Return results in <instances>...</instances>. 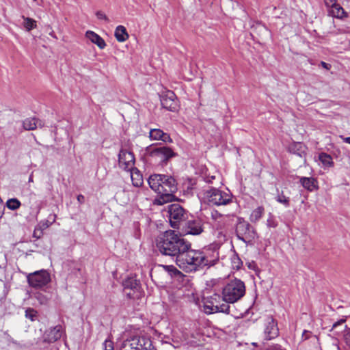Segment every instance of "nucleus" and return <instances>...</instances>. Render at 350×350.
Returning <instances> with one entry per match:
<instances>
[{
    "instance_id": "f257e3e1",
    "label": "nucleus",
    "mask_w": 350,
    "mask_h": 350,
    "mask_svg": "<svg viewBox=\"0 0 350 350\" xmlns=\"http://www.w3.org/2000/svg\"><path fill=\"white\" fill-rule=\"evenodd\" d=\"M150 187L157 194L155 204L162 205L176 200L174 193L177 191V183L170 175L154 174L148 179Z\"/></svg>"
},
{
    "instance_id": "f03ea898",
    "label": "nucleus",
    "mask_w": 350,
    "mask_h": 350,
    "mask_svg": "<svg viewBox=\"0 0 350 350\" xmlns=\"http://www.w3.org/2000/svg\"><path fill=\"white\" fill-rule=\"evenodd\" d=\"M159 251L165 256H169L173 259L180 254V252L188 250L191 244L187 243L181 234L176 231L169 230L165 231L157 243Z\"/></svg>"
},
{
    "instance_id": "7ed1b4c3",
    "label": "nucleus",
    "mask_w": 350,
    "mask_h": 350,
    "mask_svg": "<svg viewBox=\"0 0 350 350\" xmlns=\"http://www.w3.org/2000/svg\"><path fill=\"white\" fill-rule=\"evenodd\" d=\"M245 293L244 283L238 279L230 281L223 288V301L233 304L239 300Z\"/></svg>"
},
{
    "instance_id": "20e7f679",
    "label": "nucleus",
    "mask_w": 350,
    "mask_h": 350,
    "mask_svg": "<svg viewBox=\"0 0 350 350\" xmlns=\"http://www.w3.org/2000/svg\"><path fill=\"white\" fill-rule=\"evenodd\" d=\"M120 350H157L150 338L133 336L124 340Z\"/></svg>"
},
{
    "instance_id": "39448f33",
    "label": "nucleus",
    "mask_w": 350,
    "mask_h": 350,
    "mask_svg": "<svg viewBox=\"0 0 350 350\" xmlns=\"http://www.w3.org/2000/svg\"><path fill=\"white\" fill-rule=\"evenodd\" d=\"M202 201L211 205H226L232 202V197L228 193L211 188L204 192Z\"/></svg>"
},
{
    "instance_id": "423d86ee",
    "label": "nucleus",
    "mask_w": 350,
    "mask_h": 350,
    "mask_svg": "<svg viewBox=\"0 0 350 350\" xmlns=\"http://www.w3.org/2000/svg\"><path fill=\"white\" fill-rule=\"evenodd\" d=\"M196 250H188L185 252H180L175 258L176 265L186 272H191L197 270V264L196 261L197 258L196 257Z\"/></svg>"
},
{
    "instance_id": "0eeeda50",
    "label": "nucleus",
    "mask_w": 350,
    "mask_h": 350,
    "mask_svg": "<svg viewBox=\"0 0 350 350\" xmlns=\"http://www.w3.org/2000/svg\"><path fill=\"white\" fill-rule=\"evenodd\" d=\"M146 152L159 163H166L167 161L175 157L176 154L169 147L165 146L151 145L146 148Z\"/></svg>"
},
{
    "instance_id": "6e6552de",
    "label": "nucleus",
    "mask_w": 350,
    "mask_h": 350,
    "mask_svg": "<svg viewBox=\"0 0 350 350\" xmlns=\"http://www.w3.org/2000/svg\"><path fill=\"white\" fill-rule=\"evenodd\" d=\"M124 291L127 298L138 299L142 296V287L140 281L135 276H129L122 282Z\"/></svg>"
},
{
    "instance_id": "1a4fd4ad",
    "label": "nucleus",
    "mask_w": 350,
    "mask_h": 350,
    "mask_svg": "<svg viewBox=\"0 0 350 350\" xmlns=\"http://www.w3.org/2000/svg\"><path fill=\"white\" fill-rule=\"evenodd\" d=\"M218 260V252L213 247L204 248L198 254V270L213 266Z\"/></svg>"
},
{
    "instance_id": "9d476101",
    "label": "nucleus",
    "mask_w": 350,
    "mask_h": 350,
    "mask_svg": "<svg viewBox=\"0 0 350 350\" xmlns=\"http://www.w3.org/2000/svg\"><path fill=\"white\" fill-rule=\"evenodd\" d=\"M27 279L30 286L39 288L47 285L51 282V275L47 271L42 269L29 273Z\"/></svg>"
},
{
    "instance_id": "9b49d317",
    "label": "nucleus",
    "mask_w": 350,
    "mask_h": 350,
    "mask_svg": "<svg viewBox=\"0 0 350 350\" xmlns=\"http://www.w3.org/2000/svg\"><path fill=\"white\" fill-rule=\"evenodd\" d=\"M167 213L170 226L173 228H179L180 222L185 218L184 208L178 204H172L167 206Z\"/></svg>"
},
{
    "instance_id": "f8f14e48",
    "label": "nucleus",
    "mask_w": 350,
    "mask_h": 350,
    "mask_svg": "<svg viewBox=\"0 0 350 350\" xmlns=\"http://www.w3.org/2000/svg\"><path fill=\"white\" fill-rule=\"evenodd\" d=\"M160 101L162 107L170 111H176L178 109V100L176 94L170 90L162 92Z\"/></svg>"
},
{
    "instance_id": "ddd939ff",
    "label": "nucleus",
    "mask_w": 350,
    "mask_h": 350,
    "mask_svg": "<svg viewBox=\"0 0 350 350\" xmlns=\"http://www.w3.org/2000/svg\"><path fill=\"white\" fill-rule=\"evenodd\" d=\"M264 338L271 340L276 338L279 334V329L276 321L271 316L265 317L263 319Z\"/></svg>"
},
{
    "instance_id": "4468645a",
    "label": "nucleus",
    "mask_w": 350,
    "mask_h": 350,
    "mask_svg": "<svg viewBox=\"0 0 350 350\" xmlns=\"http://www.w3.org/2000/svg\"><path fill=\"white\" fill-rule=\"evenodd\" d=\"M119 164L126 170L133 168L135 163L134 154L124 149H121L118 154Z\"/></svg>"
},
{
    "instance_id": "2eb2a0df",
    "label": "nucleus",
    "mask_w": 350,
    "mask_h": 350,
    "mask_svg": "<svg viewBox=\"0 0 350 350\" xmlns=\"http://www.w3.org/2000/svg\"><path fill=\"white\" fill-rule=\"evenodd\" d=\"M211 300L214 306L215 311L216 312H224L229 314L230 306L228 303L223 301V297L218 294H214L211 297Z\"/></svg>"
},
{
    "instance_id": "dca6fc26",
    "label": "nucleus",
    "mask_w": 350,
    "mask_h": 350,
    "mask_svg": "<svg viewBox=\"0 0 350 350\" xmlns=\"http://www.w3.org/2000/svg\"><path fill=\"white\" fill-rule=\"evenodd\" d=\"M237 232L240 239L245 241L252 237L254 230L247 222H240L237 227Z\"/></svg>"
},
{
    "instance_id": "f3484780",
    "label": "nucleus",
    "mask_w": 350,
    "mask_h": 350,
    "mask_svg": "<svg viewBox=\"0 0 350 350\" xmlns=\"http://www.w3.org/2000/svg\"><path fill=\"white\" fill-rule=\"evenodd\" d=\"M299 183L304 189L309 191H313L319 188L317 180L312 177H301Z\"/></svg>"
},
{
    "instance_id": "a211bd4d",
    "label": "nucleus",
    "mask_w": 350,
    "mask_h": 350,
    "mask_svg": "<svg viewBox=\"0 0 350 350\" xmlns=\"http://www.w3.org/2000/svg\"><path fill=\"white\" fill-rule=\"evenodd\" d=\"M149 137L153 140H161L164 142H172L170 136L159 129H150Z\"/></svg>"
},
{
    "instance_id": "6ab92c4d",
    "label": "nucleus",
    "mask_w": 350,
    "mask_h": 350,
    "mask_svg": "<svg viewBox=\"0 0 350 350\" xmlns=\"http://www.w3.org/2000/svg\"><path fill=\"white\" fill-rule=\"evenodd\" d=\"M85 36L92 43L96 44L100 49H103L106 46L105 40L97 33L92 31H88Z\"/></svg>"
},
{
    "instance_id": "aec40b11",
    "label": "nucleus",
    "mask_w": 350,
    "mask_h": 350,
    "mask_svg": "<svg viewBox=\"0 0 350 350\" xmlns=\"http://www.w3.org/2000/svg\"><path fill=\"white\" fill-rule=\"evenodd\" d=\"M62 336V327L61 325H56L51 328L48 334V341L54 342L61 338Z\"/></svg>"
},
{
    "instance_id": "412c9836",
    "label": "nucleus",
    "mask_w": 350,
    "mask_h": 350,
    "mask_svg": "<svg viewBox=\"0 0 350 350\" xmlns=\"http://www.w3.org/2000/svg\"><path fill=\"white\" fill-rule=\"evenodd\" d=\"M129 170L131 171V177L133 186L136 187L142 186L143 184V178L142 175L140 174L139 171L135 167H133Z\"/></svg>"
},
{
    "instance_id": "4be33fe9",
    "label": "nucleus",
    "mask_w": 350,
    "mask_h": 350,
    "mask_svg": "<svg viewBox=\"0 0 350 350\" xmlns=\"http://www.w3.org/2000/svg\"><path fill=\"white\" fill-rule=\"evenodd\" d=\"M114 36L118 42H122L129 38V34L126 28L122 25H119L116 28Z\"/></svg>"
},
{
    "instance_id": "5701e85b",
    "label": "nucleus",
    "mask_w": 350,
    "mask_h": 350,
    "mask_svg": "<svg viewBox=\"0 0 350 350\" xmlns=\"http://www.w3.org/2000/svg\"><path fill=\"white\" fill-rule=\"evenodd\" d=\"M183 230L186 234L197 235V225L195 220L185 222Z\"/></svg>"
},
{
    "instance_id": "b1692460",
    "label": "nucleus",
    "mask_w": 350,
    "mask_h": 350,
    "mask_svg": "<svg viewBox=\"0 0 350 350\" xmlns=\"http://www.w3.org/2000/svg\"><path fill=\"white\" fill-rule=\"evenodd\" d=\"M319 160L321 162L325 167H332L334 166L332 157L325 152L319 154Z\"/></svg>"
},
{
    "instance_id": "393cba45",
    "label": "nucleus",
    "mask_w": 350,
    "mask_h": 350,
    "mask_svg": "<svg viewBox=\"0 0 350 350\" xmlns=\"http://www.w3.org/2000/svg\"><path fill=\"white\" fill-rule=\"evenodd\" d=\"M330 14L336 18H342L345 16L344 9L338 3L329 8Z\"/></svg>"
},
{
    "instance_id": "a878e982",
    "label": "nucleus",
    "mask_w": 350,
    "mask_h": 350,
    "mask_svg": "<svg viewBox=\"0 0 350 350\" xmlns=\"http://www.w3.org/2000/svg\"><path fill=\"white\" fill-rule=\"evenodd\" d=\"M23 126L27 131L36 129L38 127L37 119L36 118H26L23 122Z\"/></svg>"
},
{
    "instance_id": "bb28decb",
    "label": "nucleus",
    "mask_w": 350,
    "mask_h": 350,
    "mask_svg": "<svg viewBox=\"0 0 350 350\" xmlns=\"http://www.w3.org/2000/svg\"><path fill=\"white\" fill-rule=\"evenodd\" d=\"M203 303H204V312L206 314H210L215 313L214 306L210 298L205 299L203 296Z\"/></svg>"
},
{
    "instance_id": "cd10ccee",
    "label": "nucleus",
    "mask_w": 350,
    "mask_h": 350,
    "mask_svg": "<svg viewBox=\"0 0 350 350\" xmlns=\"http://www.w3.org/2000/svg\"><path fill=\"white\" fill-rule=\"evenodd\" d=\"M265 209L262 206H258L255 208L251 213L250 219L252 222L259 220L264 214Z\"/></svg>"
},
{
    "instance_id": "c85d7f7f",
    "label": "nucleus",
    "mask_w": 350,
    "mask_h": 350,
    "mask_svg": "<svg viewBox=\"0 0 350 350\" xmlns=\"http://www.w3.org/2000/svg\"><path fill=\"white\" fill-rule=\"evenodd\" d=\"M275 200L286 208L290 206V198L285 196L282 191L277 195Z\"/></svg>"
},
{
    "instance_id": "c756f323",
    "label": "nucleus",
    "mask_w": 350,
    "mask_h": 350,
    "mask_svg": "<svg viewBox=\"0 0 350 350\" xmlns=\"http://www.w3.org/2000/svg\"><path fill=\"white\" fill-rule=\"evenodd\" d=\"M6 205L9 209L15 211L21 206V203L16 198H11L6 202Z\"/></svg>"
},
{
    "instance_id": "7c9ffc66",
    "label": "nucleus",
    "mask_w": 350,
    "mask_h": 350,
    "mask_svg": "<svg viewBox=\"0 0 350 350\" xmlns=\"http://www.w3.org/2000/svg\"><path fill=\"white\" fill-rule=\"evenodd\" d=\"M36 22L31 18H24V27L27 31H31L36 27Z\"/></svg>"
},
{
    "instance_id": "2f4dec72",
    "label": "nucleus",
    "mask_w": 350,
    "mask_h": 350,
    "mask_svg": "<svg viewBox=\"0 0 350 350\" xmlns=\"http://www.w3.org/2000/svg\"><path fill=\"white\" fill-rule=\"evenodd\" d=\"M294 148L296 149V150L297 151V154L299 157H303V156L305 155V154H306V152H305L306 147L302 144H301V143L295 144L294 145Z\"/></svg>"
},
{
    "instance_id": "473e14b6",
    "label": "nucleus",
    "mask_w": 350,
    "mask_h": 350,
    "mask_svg": "<svg viewBox=\"0 0 350 350\" xmlns=\"http://www.w3.org/2000/svg\"><path fill=\"white\" fill-rule=\"evenodd\" d=\"M36 314L37 312L31 308H28L25 310V317L31 321L34 320V318L36 317Z\"/></svg>"
},
{
    "instance_id": "72a5a7b5",
    "label": "nucleus",
    "mask_w": 350,
    "mask_h": 350,
    "mask_svg": "<svg viewBox=\"0 0 350 350\" xmlns=\"http://www.w3.org/2000/svg\"><path fill=\"white\" fill-rule=\"evenodd\" d=\"M35 297L40 304H46L48 302V298L42 293H37L35 295Z\"/></svg>"
},
{
    "instance_id": "f704fd0d",
    "label": "nucleus",
    "mask_w": 350,
    "mask_h": 350,
    "mask_svg": "<svg viewBox=\"0 0 350 350\" xmlns=\"http://www.w3.org/2000/svg\"><path fill=\"white\" fill-rule=\"evenodd\" d=\"M311 337L315 338V336H313L311 332L308 330H304L302 333L301 338L303 340H308Z\"/></svg>"
},
{
    "instance_id": "c9c22d12",
    "label": "nucleus",
    "mask_w": 350,
    "mask_h": 350,
    "mask_svg": "<svg viewBox=\"0 0 350 350\" xmlns=\"http://www.w3.org/2000/svg\"><path fill=\"white\" fill-rule=\"evenodd\" d=\"M195 184V181L193 183V180L189 178H187V183H184L185 186L187 185V191H189V190L191 191L193 189V186Z\"/></svg>"
},
{
    "instance_id": "e433bc0d",
    "label": "nucleus",
    "mask_w": 350,
    "mask_h": 350,
    "mask_svg": "<svg viewBox=\"0 0 350 350\" xmlns=\"http://www.w3.org/2000/svg\"><path fill=\"white\" fill-rule=\"evenodd\" d=\"M96 17L98 18V19H100V20H105L106 21H108L109 19L107 18V16L105 15V13H103V12L101 11H98L96 12Z\"/></svg>"
},
{
    "instance_id": "4c0bfd02",
    "label": "nucleus",
    "mask_w": 350,
    "mask_h": 350,
    "mask_svg": "<svg viewBox=\"0 0 350 350\" xmlns=\"http://www.w3.org/2000/svg\"><path fill=\"white\" fill-rule=\"evenodd\" d=\"M104 350H113V343L111 341L105 340L103 343Z\"/></svg>"
},
{
    "instance_id": "58836bf2",
    "label": "nucleus",
    "mask_w": 350,
    "mask_h": 350,
    "mask_svg": "<svg viewBox=\"0 0 350 350\" xmlns=\"http://www.w3.org/2000/svg\"><path fill=\"white\" fill-rule=\"evenodd\" d=\"M325 5L330 8L333 5L337 3V0H324Z\"/></svg>"
},
{
    "instance_id": "ea45409f",
    "label": "nucleus",
    "mask_w": 350,
    "mask_h": 350,
    "mask_svg": "<svg viewBox=\"0 0 350 350\" xmlns=\"http://www.w3.org/2000/svg\"><path fill=\"white\" fill-rule=\"evenodd\" d=\"M345 341L347 346L350 349V330L345 335Z\"/></svg>"
},
{
    "instance_id": "a19ab883",
    "label": "nucleus",
    "mask_w": 350,
    "mask_h": 350,
    "mask_svg": "<svg viewBox=\"0 0 350 350\" xmlns=\"http://www.w3.org/2000/svg\"><path fill=\"white\" fill-rule=\"evenodd\" d=\"M267 226L269 228H275L276 227L277 224L272 218H269L267 219Z\"/></svg>"
},
{
    "instance_id": "79ce46f5",
    "label": "nucleus",
    "mask_w": 350,
    "mask_h": 350,
    "mask_svg": "<svg viewBox=\"0 0 350 350\" xmlns=\"http://www.w3.org/2000/svg\"><path fill=\"white\" fill-rule=\"evenodd\" d=\"M211 216H212V218L215 220L222 217V215L219 213H218L217 211H212Z\"/></svg>"
},
{
    "instance_id": "37998d69",
    "label": "nucleus",
    "mask_w": 350,
    "mask_h": 350,
    "mask_svg": "<svg viewBox=\"0 0 350 350\" xmlns=\"http://www.w3.org/2000/svg\"><path fill=\"white\" fill-rule=\"evenodd\" d=\"M187 344L189 346V347H196L197 345V342L195 340H188Z\"/></svg>"
},
{
    "instance_id": "c03bdc74",
    "label": "nucleus",
    "mask_w": 350,
    "mask_h": 350,
    "mask_svg": "<svg viewBox=\"0 0 350 350\" xmlns=\"http://www.w3.org/2000/svg\"><path fill=\"white\" fill-rule=\"evenodd\" d=\"M77 199L79 204H83L85 202V197L82 194L78 195Z\"/></svg>"
},
{
    "instance_id": "a18cd8bd",
    "label": "nucleus",
    "mask_w": 350,
    "mask_h": 350,
    "mask_svg": "<svg viewBox=\"0 0 350 350\" xmlns=\"http://www.w3.org/2000/svg\"><path fill=\"white\" fill-rule=\"evenodd\" d=\"M345 319H340L333 323L332 328H336L338 325L345 323Z\"/></svg>"
},
{
    "instance_id": "49530a36",
    "label": "nucleus",
    "mask_w": 350,
    "mask_h": 350,
    "mask_svg": "<svg viewBox=\"0 0 350 350\" xmlns=\"http://www.w3.org/2000/svg\"><path fill=\"white\" fill-rule=\"evenodd\" d=\"M269 350H284V349H282L279 345H273L269 347Z\"/></svg>"
},
{
    "instance_id": "de8ad7c7",
    "label": "nucleus",
    "mask_w": 350,
    "mask_h": 350,
    "mask_svg": "<svg viewBox=\"0 0 350 350\" xmlns=\"http://www.w3.org/2000/svg\"><path fill=\"white\" fill-rule=\"evenodd\" d=\"M55 218H56V215H50L49 216V219L51 220V221H50V225L52 224L55 221Z\"/></svg>"
},
{
    "instance_id": "09e8293b",
    "label": "nucleus",
    "mask_w": 350,
    "mask_h": 350,
    "mask_svg": "<svg viewBox=\"0 0 350 350\" xmlns=\"http://www.w3.org/2000/svg\"><path fill=\"white\" fill-rule=\"evenodd\" d=\"M204 180L206 183H211L212 180L215 178V176H212L211 177H203Z\"/></svg>"
},
{
    "instance_id": "8fccbe9b",
    "label": "nucleus",
    "mask_w": 350,
    "mask_h": 350,
    "mask_svg": "<svg viewBox=\"0 0 350 350\" xmlns=\"http://www.w3.org/2000/svg\"><path fill=\"white\" fill-rule=\"evenodd\" d=\"M321 66H322L324 68H325V69H327V70H328V69H329V68H330V65H329V64H327V63H325V62H321Z\"/></svg>"
},
{
    "instance_id": "3c124183",
    "label": "nucleus",
    "mask_w": 350,
    "mask_h": 350,
    "mask_svg": "<svg viewBox=\"0 0 350 350\" xmlns=\"http://www.w3.org/2000/svg\"><path fill=\"white\" fill-rule=\"evenodd\" d=\"M341 138L342 139L344 142L350 144V137H341Z\"/></svg>"
},
{
    "instance_id": "603ef678",
    "label": "nucleus",
    "mask_w": 350,
    "mask_h": 350,
    "mask_svg": "<svg viewBox=\"0 0 350 350\" xmlns=\"http://www.w3.org/2000/svg\"><path fill=\"white\" fill-rule=\"evenodd\" d=\"M37 123H38V127L42 128L44 126V123L42 120L37 119Z\"/></svg>"
},
{
    "instance_id": "864d4df0",
    "label": "nucleus",
    "mask_w": 350,
    "mask_h": 350,
    "mask_svg": "<svg viewBox=\"0 0 350 350\" xmlns=\"http://www.w3.org/2000/svg\"><path fill=\"white\" fill-rule=\"evenodd\" d=\"M33 172H32L29 177L28 183H33Z\"/></svg>"
},
{
    "instance_id": "5fc2aeb1",
    "label": "nucleus",
    "mask_w": 350,
    "mask_h": 350,
    "mask_svg": "<svg viewBox=\"0 0 350 350\" xmlns=\"http://www.w3.org/2000/svg\"><path fill=\"white\" fill-rule=\"evenodd\" d=\"M214 284H215V282H214V281H213V280H211V281H210L209 282H208V283L206 284V285H207V286H208V287L206 288V289H208V288H211V287H213V285H214Z\"/></svg>"
},
{
    "instance_id": "6e6d98bb",
    "label": "nucleus",
    "mask_w": 350,
    "mask_h": 350,
    "mask_svg": "<svg viewBox=\"0 0 350 350\" xmlns=\"http://www.w3.org/2000/svg\"><path fill=\"white\" fill-rule=\"evenodd\" d=\"M202 232V229L201 227L198 226V234H200Z\"/></svg>"
},
{
    "instance_id": "4d7b16f0",
    "label": "nucleus",
    "mask_w": 350,
    "mask_h": 350,
    "mask_svg": "<svg viewBox=\"0 0 350 350\" xmlns=\"http://www.w3.org/2000/svg\"><path fill=\"white\" fill-rule=\"evenodd\" d=\"M33 237H36V238H39V237H37V236H36V232H33Z\"/></svg>"
},
{
    "instance_id": "13d9d810",
    "label": "nucleus",
    "mask_w": 350,
    "mask_h": 350,
    "mask_svg": "<svg viewBox=\"0 0 350 350\" xmlns=\"http://www.w3.org/2000/svg\"><path fill=\"white\" fill-rule=\"evenodd\" d=\"M164 343H165V344L170 345V346H172L170 343H168L167 342H165Z\"/></svg>"
},
{
    "instance_id": "bf43d9fd",
    "label": "nucleus",
    "mask_w": 350,
    "mask_h": 350,
    "mask_svg": "<svg viewBox=\"0 0 350 350\" xmlns=\"http://www.w3.org/2000/svg\"><path fill=\"white\" fill-rule=\"evenodd\" d=\"M194 302L196 304H197V299H194Z\"/></svg>"
}]
</instances>
